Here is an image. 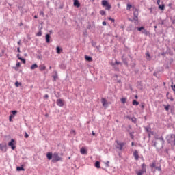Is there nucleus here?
<instances>
[{
  "label": "nucleus",
  "mask_w": 175,
  "mask_h": 175,
  "mask_svg": "<svg viewBox=\"0 0 175 175\" xmlns=\"http://www.w3.org/2000/svg\"><path fill=\"white\" fill-rule=\"evenodd\" d=\"M80 152L82 155H85V154H87L88 152V150H87V148L82 147L80 149Z\"/></svg>",
  "instance_id": "18"
},
{
  "label": "nucleus",
  "mask_w": 175,
  "mask_h": 175,
  "mask_svg": "<svg viewBox=\"0 0 175 175\" xmlns=\"http://www.w3.org/2000/svg\"><path fill=\"white\" fill-rule=\"evenodd\" d=\"M59 9H64V7L65 6V4L64 3V1H60L59 3Z\"/></svg>",
  "instance_id": "41"
},
{
  "label": "nucleus",
  "mask_w": 175,
  "mask_h": 175,
  "mask_svg": "<svg viewBox=\"0 0 175 175\" xmlns=\"http://www.w3.org/2000/svg\"><path fill=\"white\" fill-rule=\"evenodd\" d=\"M60 69H66V65L65 64H62L60 66Z\"/></svg>",
  "instance_id": "51"
},
{
  "label": "nucleus",
  "mask_w": 175,
  "mask_h": 175,
  "mask_svg": "<svg viewBox=\"0 0 175 175\" xmlns=\"http://www.w3.org/2000/svg\"><path fill=\"white\" fill-rule=\"evenodd\" d=\"M21 85H23V83H21V82H18V81H16L15 82V87H21Z\"/></svg>",
  "instance_id": "42"
},
{
  "label": "nucleus",
  "mask_w": 175,
  "mask_h": 175,
  "mask_svg": "<svg viewBox=\"0 0 175 175\" xmlns=\"http://www.w3.org/2000/svg\"><path fill=\"white\" fill-rule=\"evenodd\" d=\"M44 100L49 99V94H45L43 98Z\"/></svg>",
  "instance_id": "64"
},
{
  "label": "nucleus",
  "mask_w": 175,
  "mask_h": 175,
  "mask_svg": "<svg viewBox=\"0 0 175 175\" xmlns=\"http://www.w3.org/2000/svg\"><path fill=\"white\" fill-rule=\"evenodd\" d=\"M39 68H40V70L41 71V72H43V70H46V66H44V65H40V66H39Z\"/></svg>",
  "instance_id": "40"
},
{
  "label": "nucleus",
  "mask_w": 175,
  "mask_h": 175,
  "mask_svg": "<svg viewBox=\"0 0 175 175\" xmlns=\"http://www.w3.org/2000/svg\"><path fill=\"white\" fill-rule=\"evenodd\" d=\"M101 103L103 105V107L105 109H107L109 107V102H107V100L105 98H101Z\"/></svg>",
  "instance_id": "8"
},
{
  "label": "nucleus",
  "mask_w": 175,
  "mask_h": 175,
  "mask_svg": "<svg viewBox=\"0 0 175 175\" xmlns=\"http://www.w3.org/2000/svg\"><path fill=\"white\" fill-rule=\"evenodd\" d=\"M85 59L87 62H92L93 61L92 57L88 55H85Z\"/></svg>",
  "instance_id": "17"
},
{
  "label": "nucleus",
  "mask_w": 175,
  "mask_h": 175,
  "mask_svg": "<svg viewBox=\"0 0 175 175\" xmlns=\"http://www.w3.org/2000/svg\"><path fill=\"white\" fill-rule=\"evenodd\" d=\"M110 65H111V66H116V65H122V63H121V62H119V61H118V60H116L115 62H111L110 63Z\"/></svg>",
  "instance_id": "23"
},
{
  "label": "nucleus",
  "mask_w": 175,
  "mask_h": 175,
  "mask_svg": "<svg viewBox=\"0 0 175 175\" xmlns=\"http://www.w3.org/2000/svg\"><path fill=\"white\" fill-rule=\"evenodd\" d=\"M134 134H135V131H132L129 133L130 137L132 140H135V135H133Z\"/></svg>",
  "instance_id": "38"
},
{
  "label": "nucleus",
  "mask_w": 175,
  "mask_h": 175,
  "mask_svg": "<svg viewBox=\"0 0 175 175\" xmlns=\"http://www.w3.org/2000/svg\"><path fill=\"white\" fill-rule=\"evenodd\" d=\"M101 5L103 8H105L106 10H110V9H111V5L107 0H102Z\"/></svg>",
  "instance_id": "5"
},
{
  "label": "nucleus",
  "mask_w": 175,
  "mask_h": 175,
  "mask_svg": "<svg viewBox=\"0 0 175 175\" xmlns=\"http://www.w3.org/2000/svg\"><path fill=\"white\" fill-rule=\"evenodd\" d=\"M137 88H139V90H140L141 91H143V82L142 81H138L137 83Z\"/></svg>",
  "instance_id": "27"
},
{
  "label": "nucleus",
  "mask_w": 175,
  "mask_h": 175,
  "mask_svg": "<svg viewBox=\"0 0 175 175\" xmlns=\"http://www.w3.org/2000/svg\"><path fill=\"white\" fill-rule=\"evenodd\" d=\"M116 143H117L118 146H116V148H119L120 151H122V148H124V146H125V142L120 143L118 140H116Z\"/></svg>",
  "instance_id": "9"
},
{
  "label": "nucleus",
  "mask_w": 175,
  "mask_h": 175,
  "mask_svg": "<svg viewBox=\"0 0 175 175\" xmlns=\"http://www.w3.org/2000/svg\"><path fill=\"white\" fill-rule=\"evenodd\" d=\"M94 166L96 167V169H100V162L99 161H96L94 163Z\"/></svg>",
  "instance_id": "28"
},
{
  "label": "nucleus",
  "mask_w": 175,
  "mask_h": 175,
  "mask_svg": "<svg viewBox=\"0 0 175 175\" xmlns=\"http://www.w3.org/2000/svg\"><path fill=\"white\" fill-rule=\"evenodd\" d=\"M17 172H24L25 169L24 168V165H21V166L16 167Z\"/></svg>",
  "instance_id": "22"
},
{
  "label": "nucleus",
  "mask_w": 175,
  "mask_h": 175,
  "mask_svg": "<svg viewBox=\"0 0 175 175\" xmlns=\"http://www.w3.org/2000/svg\"><path fill=\"white\" fill-rule=\"evenodd\" d=\"M133 8H135V6H133L131 3L126 4V10H131V9H133Z\"/></svg>",
  "instance_id": "32"
},
{
  "label": "nucleus",
  "mask_w": 175,
  "mask_h": 175,
  "mask_svg": "<svg viewBox=\"0 0 175 175\" xmlns=\"http://www.w3.org/2000/svg\"><path fill=\"white\" fill-rule=\"evenodd\" d=\"M21 66V63L20 62H17L16 66L12 67L13 69L16 70V72L18 71V68Z\"/></svg>",
  "instance_id": "21"
},
{
  "label": "nucleus",
  "mask_w": 175,
  "mask_h": 175,
  "mask_svg": "<svg viewBox=\"0 0 175 175\" xmlns=\"http://www.w3.org/2000/svg\"><path fill=\"white\" fill-rule=\"evenodd\" d=\"M165 53L168 54L171 57H173V55H174V53H173V51H172V49L169 46H167Z\"/></svg>",
  "instance_id": "12"
},
{
  "label": "nucleus",
  "mask_w": 175,
  "mask_h": 175,
  "mask_svg": "<svg viewBox=\"0 0 175 175\" xmlns=\"http://www.w3.org/2000/svg\"><path fill=\"white\" fill-rule=\"evenodd\" d=\"M144 173H147V165L146 163H142L141 165V169L136 171L137 175H143Z\"/></svg>",
  "instance_id": "3"
},
{
  "label": "nucleus",
  "mask_w": 175,
  "mask_h": 175,
  "mask_svg": "<svg viewBox=\"0 0 175 175\" xmlns=\"http://www.w3.org/2000/svg\"><path fill=\"white\" fill-rule=\"evenodd\" d=\"M113 68L114 69L115 72H120V68H118V66H112Z\"/></svg>",
  "instance_id": "46"
},
{
  "label": "nucleus",
  "mask_w": 175,
  "mask_h": 175,
  "mask_svg": "<svg viewBox=\"0 0 175 175\" xmlns=\"http://www.w3.org/2000/svg\"><path fill=\"white\" fill-rule=\"evenodd\" d=\"M170 20L172 21V24L174 25L175 24V17H170Z\"/></svg>",
  "instance_id": "52"
},
{
  "label": "nucleus",
  "mask_w": 175,
  "mask_h": 175,
  "mask_svg": "<svg viewBox=\"0 0 175 175\" xmlns=\"http://www.w3.org/2000/svg\"><path fill=\"white\" fill-rule=\"evenodd\" d=\"M165 139L170 146H175V134H168L165 137Z\"/></svg>",
  "instance_id": "2"
},
{
  "label": "nucleus",
  "mask_w": 175,
  "mask_h": 175,
  "mask_svg": "<svg viewBox=\"0 0 175 175\" xmlns=\"http://www.w3.org/2000/svg\"><path fill=\"white\" fill-rule=\"evenodd\" d=\"M141 32H142V33H144V35H146V36H148V35H150V31H147V29H146L145 27Z\"/></svg>",
  "instance_id": "29"
},
{
  "label": "nucleus",
  "mask_w": 175,
  "mask_h": 175,
  "mask_svg": "<svg viewBox=\"0 0 175 175\" xmlns=\"http://www.w3.org/2000/svg\"><path fill=\"white\" fill-rule=\"evenodd\" d=\"M92 47H96V42L94 41L93 40H91L90 42Z\"/></svg>",
  "instance_id": "47"
},
{
  "label": "nucleus",
  "mask_w": 175,
  "mask_h": 175,
  "mask_svg": "<svg viewBox=\"0 0 175 175\" xmlns=\"http://www.w3.org/2000/svg\"><path fill=\"white\" fill-rule=\"evenodd\" d=\"M150 166L151 167L155 168V167H157V163H156L155 161H153V162L152 163V164H150Z\"/></svg>",
  "instance_id": "48"
},
{
  "label": "nucleus",
  "mask_w": 175,
  "mask_h": 175,
  "mask_svg": "<svg viewBox=\"0 0 175 175\" xmlns=\"http://www.w3.org/2000/svg\"><path fill=\"white\" fill-rule=\"evenodd\" d=\"M146 55L148 58H150L151 59V55H150V52L149 51H147L146 53Z\"/></svg>",
  "instance_id": "58"
},
{
  "label": "nucleus",
  "mask_w": 175,
  "mask_h": 175,
  "mask_svg": "<svg viewBox=\"0 0 175 175\" xmlns=\"http://www.w3.org/2000/svg\"><path fill=\"white\" fill-rule=\"evenodd\" d=\"M145 131L147 133H150L151 132V127H145Z\"/></svg>",
  "instance_id": "49"
},
{
  "label": "nucleus",
  "mask_w": 175,
  "mask_h": 175,
  "mask_svg": "<svg viewBox=\"0 0 175 175\" xmlns=\"http://www.w3.org/2000/svg\"><path fill=\"white\" fill-rule=\"evenodd\" d=\"M159 140L161 142V144H165V139H163V136L159 137Z\"/></svg>",
  "instance_id": "45"
},
{
  "label": "nucleus",
  "mask_w": 175,
  "mask_h": 175,
  "mask_svg": "<svg viewBox=\"0 0 175 175\" xmlns=\"http://www.w3.org/2000/svg\"><path fill=\"white\" fill-rule=\"evenodd\" d=\"M121 58H122V61L123 64H124V65H126V66H128V60L126 59V58H125L124 57V55H122L121 57Z\"/></svg>",
  "instance_id": "25"
},
{
  "label": "nucleus",
  "mask_w": 175,
  "mask_h": 175,
  "mask_svg": "<svg viewBox=\"0 0 175 175\" xmlns=\"http://www.w3.org/2000/svg\"><path fill=\"white\" fill-rule=\"evenodd\" d=\"M133 157L135 159V161L139 160V158H140V157H139V152L137 150H135L133 152Z\"/></svg>",
  "instance_id": "19"
},
{
  "label": "nucleus",
  "mask_w": 175,
  "mask_h": 175,
  "mask_svg": "<svg viewBox=\"0 0 175 175\" xmlns=\"http://www.w3.org/2000/svg\"><path fill=\"white\" fill-rule=\"evenodd\" d=\"M132 29H133V25L130 24L127 28H126V31L127 32H131L132 31Z\"/></svg>",
  "instance_id": "31"
},
{
  "label": "nucleus",
  "mask_w": 175,
  "mask_h": 175,
  "mask_svg": "<svg viewBox=\"0 0 175 175\" xmlns=\"http://www.w3.org/2000/svg\"><path fill=\"white\" fill-rule=\"evenodd\" d=\"M163 107L165 109V111H169L170 109V105H163Z\"/></svg>",
  "instance_id": "37"
},
{
  "label": "nucleus",
  "mask_w": 175,
  "mask_h": 175,
  "mask_svg": "<svg viewBox=\"0 0 175 175\" xmlns=\"http://www.w3.org/2000/svg\"><path fill=\"white\" fill-rule=\"evenodd\" d=\"M171 88L174 92H175V84L173 85V81H172Z\"/></svg>",
  "instance_id": "56"
},
{
  "label": "nucleus",
  "mask_w": 175,
  "mask_h": 175,
  "mask_svg": "<svg viewBox=\"0 0 175 175\" xmlns=\"http://www.w3.org/2000/svg\"><path fill=\"white\" fill-rule=\"evenodd\" d=\"M145 106H146V103H141L140 107H141V109H142V110H144Z\"/></svg>",
  "instance_id": "57"
},
{
  "label": "nucleus",
  "mask_w": 175,
  "mask_h": 175,
  "mask_svg": "<svg viewBox=\"0 0 175 175\" xmlns=\"http://www.w3.org/2000/svg\"><path fill=\"white\" fill-rule=\"evenodd\" d=\"M135 29H137L138 32H142L143 29H144V26L135 27Z\"/></svg>",
  "instance_id": "33"
},
{
  "label": "nucleus",
  "mask_w": 175,
  "mask_h": 175,
  "mask_svg": "<svg viewBox=\"0 0 175 175\" xmlns=\"http://www.w3.org/2000/svg\"><path fill=\"white\" fill-rule=\"evenodd\" d=\"M139 103H139V101H137V100H136L135 99H133V101H132V105L133 106H139Z\"/></svg>",
  "instance_id": "36"
},
{
  "label": "nucleus",
  "mask_w": 175,
  "mask_h": 175,
  "mask_svg": "<svg viewBox=\"0 0 175 175\" xmlns=\"http://www.w3.org/2000/svg\"><path fill=\"white\" fill-rule=\"evenodd\" d=\"M51 36L49 33H46L45 35V42L46 43H50L51 41Z\"/></svg>",
  "instance_id": "16"
},
{
  "label": "nucleus",
  "mask_w": 175,
  "mask_h": 175,
  "mask_svg": "<svg viewBox=\"0 0 175 175\" xmlns=\"http://www.w3.org/2000/svg\"><path fill=\"white\" fill-rule=\"evenodd\" d=\"M87 27H86V28H87V29H92V25H91V23L90 22H88L87 23Z\"/></svg>",
  "instance_id": "39"
},
{
  "label": "nucleus",
  "mask_w": 175,
  "mask_h": 175,
  "mask_svg": "<svg viewBox=\"0 0 175 175\" xmlns=\"http://www.w3.org/2000/svg\"><path fill=\"white\" fill-rule=\"evenodd\" d=\"M13 118H14V116L10 115V116H9L10 122H13Z\"/></svg>",
  "instance_id": "55"
},
{
  "label": "nucleus",
  "mask_w": 175,
  "mask_h": 175,
  "mask_svg": "<svg viewBox=\"0 0 175 175\" xmlns=\"http://www.w3.org/2000/svg\"><path fill=\"white\" fill-rule=\"evenodd\" d=\"M54 157V154H53V152H48L46 153V159L48 161H53Z\"/></svg>",
  "instance_id": "11"
},
{
  "label": "nucleus",
  "mask_w": 175,
  "mask_h": 175,
  "mask_svg": "<svg viewBox=\"0 0 175 175\" xmlns=\"http://www.w3.org/2000/svg\"><path fill=\"white\" fill-rule=\"evenodd\" d=\"M16 57L19 61H21L22 64H27V60L25 58L21 57L20 53H18Z\"/></svg>",
  "instance_id": "14"
},
{
  "label": "nucleus",
  "mask_w": 175,
  "mask_h": 175,
  "mask_svg": "<svg viewBox=\"0 0 175 175\" xmlns=\"http://www.w3.org/2000/svg\"><path fill=\"white\" fill-rule=\"evenodd\" d=\"M133 18H128L127 20L129 21H131V23H133L135 25H137V23H139V10L136 8V7H133Z\"/></svg>",
  "instance_id": "1"
},
{
  "label": "nucleus",
  "mask_w": 175,
  "mask_h": 175,
  "mask_svg": "<svg viewBox=\"0 0 175 175\" xmlns=\"http://www.w3.org/2000/svg\"><path fill=\"white\" fill-rule=\"evenodd\" d=\"M10 113H11V114H10L11 116H12L13 117H16V116L17 113H18V111L17 110H12L10 111Z\"/></svg>",
  "instance_id": "34"
},
{
  "label": "nucleus",
  "mask_w": 175,
  "mask_h": 175,
  "mask_svg": "<svg viewBox=\"0 0 175 175\" xmlns=\"http://www.w3.org/2000/svg\"><path fill=\"white\" fill-rule=\"evenodd\" d=\"M73 6L75 8H80L81 6V4L80 3V1H79V0H73Z\"/></svg>",
  "instance_id": "15"
},
{
  "label": "nucleus",
  "mask_w": 175,
  "mask_h": 175,
  "mask_svg": "<svg viewBox=\"0 0 175 175\" xmlns=\"http://www.w3.org/2000/svg\"><path fill=\"white\" fill-rule=\"evenodd\" d=\"M83 33L84 36H88V32L87 31V29H85Z\"/></svg>",
  "instance_id": "61"
},
{
  "label": "nucleus",
  "mask_w": 175,
  "mask_h": 175,
  "mask_svg": "<svg viewBox=\"0 0 175 175\" xmlns=\"http://www.w3.org/2000/svg\"><path fill=\"white\" fill-rule=\"evenodd\" d=\"M95 22L92 23V29L90 30V32H92V33H94V32H95Z\"/></svg>",
  "instance_id": "30"
},
{
  "label": "nucleus",
  "mask_w": 175,
  "mask_h": 175,
  "mask_svg": "<svg viewBox=\"0 0 175 175\" xmlns=\"http://www.w3.org/2000/svg\"><path fill=\"white\" fill-rule=\"evenodd\" d=\"M100 14L102 15V16H106V11L105 10H100Z\"/></svg>",
  "instance_id": "53"
},
{
  "label": "nucleus",
  "mask_w": 175,
  "mask_h": 175,
  "mask_svg": "<svg viewBox=\"0 0 175 175\" xmlns=\"http://www.w3.org/2000/svg\"><path fill=\"white\" fill-rule=\"evenodd\" d=\"M159 135H157V134H155L154 135V139H155V140H159Z\"/></svg>",
  "instance_id": "62"
},
{
  "label": "nucleus",
  "mask_w": 175,
  "mask_h": 175,
  "mask_svg": "<svg viewBox=\"0 0 175 175\" xmlns=\"http://www.w3.org/2000/svg\"><path fill=\"white\" fill-rule=\"evenodd\" d=\"M42 24H43V22L41 23V26L40 25H38L39 31L36 33V36H42V29H43Z\"/></svg>",
  "instance_id": "13"
},
{
  "label": "nucleus",
  "mask_w": 175,
  "mask_h": 175,
  "mask_svg": "<svg viewBox=\"0 0 175 175\" xmlns=\"http://www.w3.org/2000/svg\"><path fill=\"white\" fill-rule=\"evenodd\" d=\"M154 169H156V170H158V172H162V168L161 167V165H159V167H155Z\"/></svg>",
  "instance_id": "54"
},
{
  "label": "nucleus",
  "mask_w": 175,
  "mask_h": 175,
  "mask_svg": "<svg viewBox=\"0 0 175 175\" xmlns=\"http://www.w3.org/2000/svg\"><path fill=\"white\" fill-rule=\"evenodd\" d=\"M0 151H2V152H7L8 144L6 142L0 143Z\"/></svg>",
  "instance_id": "7"
},
{
  "label": "nucleus",
  "mask_w": 175,
  "mask_h": 175,
  "mask_svg": "<svg viewBox=\"0 0 175 175\" xmlns=\"http://www.w3.org/2000/svg\"><path fill=\"white\" fill-rule=\"evenodd\" d=\"M25 139H28L29 137V135L28 133H27V132H25Z\"/></svg>",
  "instance_id": "63"
},
{
  "label": "nucleus",
  "mask_w": 175,
  "mask_h": 175,
  "mask_svg": "<svg viewBox=\"0 0 175 175\" xmlns=\"http://www.w3.org/2000/svg\"><path fill=\"white\" fill-rule=\"evenodd\" d=\"M131 122H133V124H136L137 122V118L133 116V118H131Z\"/></svg>",
  "instance_id": "43"
},
{
  "label": "nucleus",
  "mask_w": 175,
  "mask_h": 175,
  "mask_svg": "<svg viewBox=\"0 0 175 175\" xmlns=\"http://www.w3.org/2000/svg\"><path fill=\"white\" fill-rule=\"evenodd\" d=\"M16 144H17V142H16V139H11L10 141L8 142V147H10L11 150L14 151V150H16Z\"/></svg>",
  "instance_id": "4"
},
{
  "label": "nucleus",
  "mask_w": 175,
  "mask_h": 175,
  "mask_svg": "<svg viewBox=\"0 0 175 175\" xmlns=\"http://www.w3.org/2000/svg\"><path fill=\"white\" fill-rule=\"evenodd\" d=\"M109 163H110V161H106V163H105L106 167H110Z\"/></svg>",
  "instance_id": "59"
},
{
  "label": "nucleus",
  "mask_w": 175,
  "mask_h": 175,
  "mask_svg": "<svg viewBox=\"0 0 175 175\" xmlns=\"http://www.w3.org/2000/svg\"><path fill=\"white\" fill-rule=\"evenodd\" d=\"M165 144H161V147L159 148H156L157 151H159V150H163V147H164Z\"/></svg>",
  "instance_id": "60"
},
{
  "label": "nucleus",
  "mask_w": 175,
  "mask_h": 175,
  "mask_svg": "<svg viewBox=\"0 0 175 175\" xmlns=\"http://www.w3.org/2000/svg\"><path fill=\"white\" fill-rule=\"evenodd\" d=\"M62 51H63L62 47H61L59 46H57L56 47V53H57V54H61V53H62Z\"/></svg>",
  "instance_id": "24"
},
{
  "label": "nucleus",
  "mask_w": 175,
  "mask_h": 175,
  "mask_svg": "<svg viewBox=\"0 0 175 175\" xmlns=\"http://www.w3.org/2000/svg\"><path fill=\"white\" fill-rule=\"evenodd\" d=\"M56 103L59 107H64V105H65V101H64V100L62 98H58L56 101Z\"/></svg>",
  "instance_id": "10"
},
{
  "label": "nucleus",
  "mask_w": 175,
  "mask_h": 175,
  "mask_svg": "<svg viewBox=\"0 0 175 175\" xmlns=\"http://www.w3.org/2000/svg\"><path fill=\"white\" fill-rule=\"evenodd\" d=\"M59 161H62V157H59L57 152H54L53 159H52L51 162H53V163H57V162H59Z\"/></svg>",
  "instance_id": "6"
},
{
  "label": "nucleus",
  "mask_w": 175,
  "mask_h": 175,
  "mask_svg": "<svg viewBox=\"0 0 175 175\" xmlns=\"http://www.w3.org/2000/svg\"><path fill=\"white\" fill-rule=\"evenodd\" d=\"M54 75H53V81H57V78L58 77V72H57V70L54 71Z\"/></svg>",
  "instance_id": "26"
},
{
  "label": "nucleus",
  "mask_w": 175,
  "mask_h": 175,
  "mask_svg": "<svg viewBox=\"0 0 175 175\" xmlns=\"http://www.w3.org/2000/svg\"><path fill=\"white\" fill-rule=\"evenodd\" d=\"M36 68H38V64L36 63H34L33 64H32L31 66L30 69L31 70H33L36 69Z\"/></svg>",
  "instance_id": "35"
},
{
  "label": "nucleus",
  "mask_w": 175,
  "mask_h": 175,
  "mask_svg": "<svg viewBox=\"0 0 175 175\" xmlns=\"http://www.w3.org/2000/svg\"><path fill=\"white\" fill-rule=\"evenodd\" d=\"M107 20H109V21H111V23H116V19L109 16L107 17Z\"/></svg>",
  "instance_id": "50"
},
{
  "label": "nucleus",
  "mask_w": 175,
  "mask_h": 175,
  "mask_svg": "<svg viewBox=\"0 0 175 175\" xmlns=\"http://www.w3.org/2000/svg\"><path fill=\"white\" fill-rule=\"evenodd\" d=\"M121 103H123V105H125L126 103V98L124 97L120 99Z\"/></svg>",
  "instance_id": "44"
},
{
  "label": "nucleus",
  "mask_w": 175,
  "mask_h": 175,
  "mask_svg": "<svg viewBox=\"0 0 175 175\" xmlns=\"http://www.w3.org/2000/svg\"><path fill=\"white\" fill-rule=\"evenodd\" d=\"M165 8H166V5H165V3H163V2H162V4L159 5H158V9L159 10H161L162 12H163V10H165Z\"/></svg>",
  "instance_id": "20"
}]
</instances>
